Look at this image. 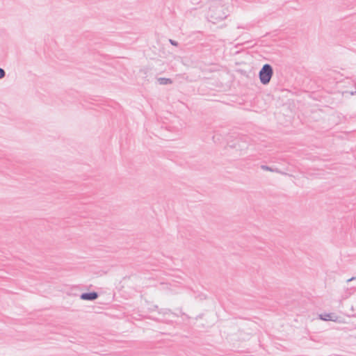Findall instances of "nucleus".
<instances>
[{"label": "nucleus", "instance_id": "obj_4", "mask_svg": "<svg viewBox=\"0 0 356 356\" xmlns=\"http://www.w3.org/2000/svg\"><path fill=\"white\" fill-rule=\"evenodd\" d=\"M5 76V72L3 70L0 68V79L3 78Z\"/></svg>", "mask_w": 356, "mask_h": 356}, {"label": "nucleus", "instance_id": "obj_1", "mask_svg": "<svg viewBox=\"0 0 356 356\" xmlns=\"http://www.w3.org/2000/svg\"><path fill=\"white\" fill-rule=\"evenodd\" d=\"M273 75V69L268 64L263 66L259 72V79L262 83L267 84L269 83Z\"/></svg>", "mask_w": 356, "mask_h": 356}, {"label": "nucleus", "instance_id": "obj_3", "mask_svg": "<svg viewBox=\"0 0 356 356\" xmlns=\"http://www.w3.org/2000/svg\"><path fill=\"white\" fill-rule=\"evenodd\" d=\"M320 318L323 321H335L332 314H324L320 315Z\"/></svg>", "mask_w": 356, "mask_h": 356}, {"label": "nucleus", "instance_id": "obj_2", "mask_svg": "<svg viewBox=\"0 0 356 356\" xmlns=\"http://www.w3.org/2000/svg\"><path fill=\"white\" fill-rule=\"evenodd\" d=\"M97 298V294L95 292L86 293L81 295L83 300H95Z\"/></svg>", "mask_w": 356, "mask_h": 356}]
</instances>
